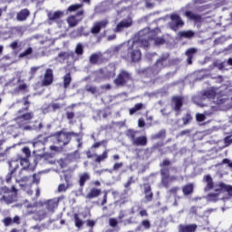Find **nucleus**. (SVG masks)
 Segmentation results:
<instances>
[{"label":"nucleus","instance_id":"f257e3e1","mask_svg":"<svg viewBox=\"0 0 232 232\" xmlns=\"http://www.w3.org/2000/svg\"><path fill=\"white\" fill-rule=\"evenodd\" d=\"M155 35V31H150V28H145L140 32V40L136 42H129V55L131 61H140L141 53L139 46L148 48L150 46V39Z\"/></svg>","mask_w":232,"mask_h":232},{"label":"nucleus","instance_id":"f03ea898","mask_svg":"<svg viewBox=\"0 0 232 232\" xmlns=\"http://www.w3.org/2000/svg\"><path fill=\"white\" fill-rule=\"evenodd\" d=\"M207 189L214 188L216 191L215 194H208L207 198L208 200H211L212 202H217V200H224L226 197L224 195L227 194L229 197L232 195V186L226 185L224 183H219L218 185L213 186V179L210 176H207Z\"/></svg>","mask_w":232,"mask_h":232},{"label":"nucleus","instance_id":"7ed1b4c3","mask_svg":"<svg viewBox=\"0 0 232 232\" xmlns=\"http://www.w3.org/2000/svg\"><path fill=\"white\" fill-rule=\"evenodd\" d=\"M19 166H23L24 168H28V161L26 159H14L9 162V169L11 175H14L17 169H19Z\"/></svg>","mask_w":232,"mask_h":232},{"label":"nucleus","instance_id":"20e7f679","mask_svg":"<svg viewBox=\"0 0 232 232\" xmlns=\"http://www.w3.org/2000/svg\"><path fill=\"white\" fill-rule=\"evenodd\" d=\"M32 119H34V115H32V113L27 112L24 114H20L16 118V122L24 130H34V128H32L30 126H26V124H28V122H30V121H32Z\"/></svg>","mask_w":232,"mask_h":232},{"label":"nucleus","instance_id":"39448f33","mask_svg":"<svg viewBox=\"0 0 232 232\" xmlns=\"http://www.w3.org/2000/svg\"><path fill=\"white\" fill-rule=\"evenodd\" d=\"M170 19H171L170 28H172V30H177V27L182 26L184 24V22H182V19H180V16H179L178 14H172L170 16Z\"/></svg>","mask_w":232,"mask_h":232},{"label":"nucleus","instance_id":"423d86ee","mask_svg":"<svg viewBox=\"0 0 232 232\" xmlns=\"http://www.w3.org/2000/svg\"><path fill=\"white\" fill-rule=\"evenodd\" d=\"M127 81H130V74L126 72H121L114 82L117 86H121L124 84V82H127Z\"/></svg>","mask_w":232,"mask_h":232},{"label":"nucleus","instance_id":"0eeeda50","mask_svg":"<svg viewBox=\"0 0 232 232\" xmlns=\"http://www.w3.org/2000/svg\"><path fill=\"white\" fill-rule=\"evenodd\" d=\"M131 24H133V21L131 20V18L125 19L117 24L116 32H122L124 28H130Z\"/></svg>","mask_w":232,"mask_h":232},{"label":"nucleus","instance_id":"6e6552de","mask_svg":"<svg viewBox=\"0 0 232 232\" xmlns=\"http://www.w3.org/2000/svg\"><path fill=\"white\" fill-rule=\"evenodd\" d=\"M57 140L61 147L66 146V144L70 142V135H68V133L60 132L58 134Z\"/></svg>","mask_w":232,"mask_h":232},{"label":"nucleus","instance_id":"1a4fd4ad","mask_svg":"<svg viewBox=\"0 0 232 232\" xmlns=\"http://www.w3.org/2000/svg\"><path fill=\"white\" fill-rule=\"evenodd\" d=\"M17 197L15 192L9 191L7 194L4 195L1 198L2 201L5 202V204H12L15 202Z\"/></svg>","mask_w":232,"mask_h":232},{"label":"nucleus","instance_id":"9d476101","mask_svg":"<svg viewBox=\"0 0 232 232\" xmlns=\"http://www.w3.org/2000/svg\"><path fill=\"white\" fill-rule=\"evenodd\" d=\"M53 82V72L50 69H47L43 84L44 86H50V84H52Z\"/></svg>","mask_w":232,"mask_h":232},{"label":"nucleus","instance_id":"9b49d317","mask_svg":"<svg viewBox=\"0 0 232 232\" xmlns=\"http://www.w3.org/2000/svg\"><path fill=\"white\" fill-rule=\"evenodd\" d=\"M46 142V139L44 138H39L36 141L33 143V147L35 148V150H34V153L35 151H43L44 150V143Z\"/></svg>","mask_w":232,"mask_h":232},{"label":"nucleus","instance_id":"f8f14e48","mask_svg":"<svg viewBox=\"0 0 232 232\" xmlns=\"http://www.w3.org/2000/svg\"><path fill=\"white\" fill-rule=\"evenodd\" d=\"M108 26V22L106 20L95 23L92 26V34H99L102 28Z\"/></svg>","mask_w":232,"mask_h":232},{"label":"nucleus","instance_id":"ddd939ff","mask_svg":"<svg viewBox=\"0 0 232 232\" xmlns=\"http://www.w3.org/2000/svg\"><path fill=\"white\" fill-rule=\"evenodd\" d=\"M79 15H82V11L79 12L75 16H70L67 19L69 26H75L81 21L82 18Z\"/></svg>","mask_w":232,"mask_h":232},{"label":"nucleus","instance_id":"4468645a","mask_svg":"<svg viewBox=\"0 0 232 232\" xmlns=\"http://www.w3.org/2000/svg\"><path fill=\"white\" fill-rule=\"evenodd\" d=\"M179 232H195L197 230V225L192 224V225H179Z\"/></svg>","mask_w":232,"mask_h":232},{"label":"nucleus","instance_id":"2eb2a0df","mask_svg":"<svg viewBox=\"0 0 232 232\" xmlns=\"http://www.w3.org/2000/svg\"><path fill=\"white\" fill-rule=\"evenodd\" d=\"M186 17H188V19H191L192 21H195L196 23L200 22V20L202 19V17H200V15L190 12V11H187L185 13Z\"/></svg>","mask_w":232,"mask_h":232},{"label":"nucleus","instance_id":"dca6fc26","mask_svg":"<svg viewBox=\"0 0 232 232\" xmlns=\"http://www.w3.org/2000/svg\"><path fill=\"white\" fill-rule=\"evenodd\" d=\"M146 142L147 140L145 136L132 140V144H134V146H146Z\"/></svg>","mask_w":232,"mask_h":232},{"label":"nucleus","instance_id":"f3484780","mask_svg":"<svg viewBox=\"0 0 232 232\" xmlns=\"http://www.w3.org/2000/svg\"><path fill=\"white\" fill-rule=\"evenodd\" d=\"M144 193L146 200L150 201L153 198V193H151V187H150V185H144Z\"/></svg>","mask_w":232,"mask_h":232},{"label":"nucleus","instance_id":"a211bd4d","mask_svg":"<svg viewBox=\"0 0 232 232\" xmlns=\"http://www.w3.org/2000/svg\"><path fill=\"white\" fill-rule=\"evenodd\" d=\"M174 180H175V178L173 176H168V175L163 176L161 179V182L163 186H165V188H168V186H169V184H171V182H173Z\"/></svg>","mask_w":232,"mask_h":232},{"label":"nucleus","instance_id":"6ab92c4d","mask_svg":"<svg viewBox=\"0 0 232 232\" xmlns=\"http://www.w3.org/2000/svg\"><path fill=\"white\" fill-rule=\"evenodd\" d=\"M59 206V201L57 199H51L47 201V209L49 211H53Z\"/></svg>","mask_w":232,"mask_h":232},{"label":"nucleus","instance_id":"aec40b11","mask_svg":"<svg viewBox=\"0 0 232 232\" xmlns=\"http://www.w3.org/2000/svg\"><path fill=\"white\" fill-rule=\"evenodd\" d=\"M101 195V189L99 188H92L91 191L87 194L86 198H95Z\"/></svg>","mask_w":232,"mask_h":232},{"label":"nucleus","instance_id":"412c9836","mask_svg":"<svg viewBox=\"0 0 232 232\" xmlns=\"http://www.w3.org/2000/svg\"><path fill=\"white\" fill-rule=\"evenodd\" d=\"M64 15V13L61 12V11H57L54 13H50L49 14V19L51 21H55L57 19H60V17H63Z\"/></svg>","mask_w":232,"mask_h":232},{"label":"nucleus","instance_id":"4be33fe9","mask_svg":"<svg viewBox=\"0 0 232 232\" xmlns=\"http://www.w3.org/2000/svg\"><path fill=\"white\" fill-rule=\"evenodd\" d=\"M28 15H30L28 9H24L17 14V19L18 21H24Z\"/></svg>","mask_w":232,"mask_h":232},{"label":"nucleus","instance_id":"5701e85b","mask_svg":"<svg viewBox=\"0 0 232 232\" xmlns=\"http://www.w3.org/2000/svg\"><path fill=\"white\" fill-rule=\"evenodd\" d=\"M194 186L192 183L187 184L182 188V191L184 195H191L193 193Z\"/></svg>","mask_w":232,"mask_h":232},{"label":"nucleus","instance_id":"b1692460","mask_svg":"<svg viewBox=\"0 0 232 232\" xmlns=\"http://www.w3.org/2000/svg\"><path fill=\"white\" fill-rule=\"evenodd\" d=\"M173 104L175 106V110H180V106H182V98L180 97H174L173 98Z\"/></svg>","mask_w":232,"mask_h":232},{"label":"nucleus","instance_id":"393cba45","mask_svg":"<svg viewBox=\"0 0 232 232\" xmlns=\"http://www.w3.org/2000/svg\"><path fill=\"white\" fill-rule=\"evenodd\" d=\"M194 53H197V49H195V48L188 49L186 52V54L188 57V64H191V59H192Z\"/></svg>","mask_w":232,"mask_h":232},{"label":"nucleus","instance_id":"a878e982","mask_svg":"<svg viewBox=\"0 0 232 232\" xmlns=\"http://www.w3.org/2000/svg\"><path fill=\"white\" fill-rule=\"evenodd\" d=\"M179 35L186 39H191V37L195 35V33H193V31H183L179 33Z\"/></svg>","mask_w":232,"mask_h":232},{"label":"nucleus","instance_id":"bb28decb","mask_svg":"<svg viewBox=\"0 0 232 232\" xmlns=\"http://www.w3.org/2000/svg\"><path fill=\"white\" fill-rule=\"evenodd\" d=\"M46 218V213L43 211H38V213L34 216V220H44Z\"/></svg>","mask_w":232,"mask_h":232},{"label":"nucleus","instance_id":"cd10ccee","mask_svg":"<svg viewBox=\"0 0 232 232\" xmlns=\"http://www.w3.org/2000/svg\"><path fill=\"white\" fill-rule=\"evenodd\" d=\"M74 222H75L76 227H82V224H84L82 220L79 218L78 214H74Z\"/></svg>","mask_w":232,"mask_h":232},{"label":"nucleus","instance_id":"c85d7f7f","mask_svg":"<svg viewBox=\"0 0 232 232\" xmlns=\"http://www.w3.org/2000/svg\"><path fill=\"white\" fill-rule=\"evenodd\" d=\"M139 110H142V103H137L133 108L130 110V114L133 115L136 111H139Z\"/></svg>","mask_w":232,"mask_h":232},{"label":"nucleus","instance_id":"c756f323","mask_svg":"<svg viewBox=\"0 0 232 232\" xmlns=\"http://www.w3.org/2000/svg\"><path fill=\"white\" fill-rule=\"evenodd\" d=\"M119 224V221L115 218H109V226L111 227H117V225Z\"/></svg>","mask_w":232,"mask_h":232},{"label":"nucleus","instance_id":"7c9ffc66","mask_svg":"<svg viewBox=\"0 0 232 232\" xmlns=\"http://www.w3.org/2000/svg\"><path fill=\"white\" fill-rule=\"evenodd\" d=\"M22 151L25 155L26 160H28V159H30V156L32 155L30 149L28 147H24L22 149Z\"/></svg>","mask_w":232,"mask_h":232},{"label":"nucleus","instance_id":"2f4dec72","mask_svg":"<svg viewBox=\"0 0 232 232\" xmlns=\"http://www.w3.org/2000/svg\"><path fill=\"white\" fill-rule=\"evenodd\" d=\"M82 4H76L69 6L68 12H75V10H79V8H82Z\"/></svg>","mask_w":232,"mask_h":232},{"label":"nucleus","instance_id":"473e14b6","mask_svg":"<svg viewBox=\"0 0 232 232\" xmlns=\"http://www.w3.org/2000/svg\"><path fill=\"white\" fill-rule=\"evenodd\" d=\"M222 164H225L226 165V168H229L232 171V160H229V159H224L222 160Z\"/></svg>","mask_w":232,"mask_h":232},{"label":"nucleus","instance_id":"72a5a7b5","mask_svg":"<svg viewBox=\"0 0 232 232\" xmlns=\"http://www.w3.org/2000/svg\"><path fill=\"white\" fill-rule=\"evenodd\" d=\"M104 159H108V151H104L102 155L98 156L96 162H102V160H104Z\"/></svg>","mask_w":232,"mask_h":232},{"label":"nucleus","instance_id":"f704fd0d","mask_svg":"<svg viewBox=\"0 0 232 232\" xmlns=\"http://www.w3.org/2000/svg\"><path fill=\"white\" fill-rule=\"evenodd\" d=\"M215 95H217V92H215V90H210L205 92V96L208 97V99H213Z\"/></svg>","mask_w":232,"mask_h":232},{"label":"nucleus","instance_id":"c9c22d12","mask_svg":"<svg viewBox=\"0 0 232 232\" xmlns=\"http://www.w3.org/2000/svg\"><path fill=\"white\" fill-rule=\"evenodd\" d=\"M193 101L196 104H198V106H202V95H198V96H195L193 98Z\"/></svg>","mask_w":232,"mask_h":232},{"label":"nucleus","instance_id":"e433bc0d","mask_svg":"<svg viewBox=\"0 0 232 232\" xmlns=\"http://www.w3.org/2000/svg\"><path fill=\"white\" fill-rule=\"evenodd\" d=\"M63 81H64V88H68V86L70 85V82L72 81L70 74L65 75L63 78Z\"/></svg>","mask_w":232,"mask_h":232},{"label":"nucleus","instance_id":"4c0bfd02","mask_svg":"<svg viewBox=\"0 0 232 232\" xmlns=\"http://www.w3.org/2000/svg\"><path fill=\"white\" fill-rule=\"evenodd\" d=\"M141 226H143L145 229H150V227H151V223L150 222V220L145 219L141 221Z\"/></svg>","mask_w":232,"mask_h":232},{"label":"nucleus","instance_id":"58836bf2","mask_svg":"<svg viewBox=\"0 0 232 232\" xmlns=\"http://www.w3.org/2000/svg\"><path fill=\"white\" fill-rule=\"evenodd\" d=\"M86 180H90V176L88 175H83L80 178V186H84V182H86Z\"/></svg>","mask_w":232,"mask_h":232},{"label":"nucleus","instance_id":"ea45409f","mask_svg":"<svg viewBox=\"0 0 232 232\" xmlns=\"http://www.w3.org/2000/svg\"><path fill=\"white\" fill-rule=\"evenodd\" d=\"M196 119L198 122V124H200L202 126V124H204V115L203 114H197L196 115Z\"/></svg>","mask_w":232,"mask_h":232},{"label":"nucleus","instance_id":"a19ab883","mask_svg":"<svg viewBox=\"0 0 232 232\" xmlns=\"http://www.w3.org/2000/svg\"><path fill=\"white\" fill-rule=\"evenodd\" d=\"M3 222H4L5 227L12 226L13 219H12V218H5L3 220Z\"/></svg>","mask_w":232,"mask_h":232},{"label":"nucleus","instance_id":"79ce46f5","mask_svg":"<svg viewBox=\"0 0 232 232\" xmlns=\"http://www.w3.org/2000/svg\"><path fill=\"white\" fill-rule=\"evenodd\" d=\"M215 66L216 68H218V70H224V63L222 62H216L215 63Z\"/></svg>","mask_w":232,"mask_h":232},{"label":"nucleus","instance_id":"37998d69","mask_svg":"<svg viewBox=\"0 0 232 232\" xmlns=\"http://www.w3.org/2000/svg\"><path fill=\"white\" fill-rule=\"evenodd\" d=\"M32 53V48H28L25 52L20 54V57H26V55H30Z\"/></svg>","mask_w":232,"mask_h":232},{"label":"nucleus","instance_id":"c03bdc74","mask_svg":"<svg viewBox=\"0 0 232 232\" xmlns=\"http://www.w3.org/2000/svg\"><path fill=\"white\" fill-rule=\"evenodd\" d=\"M76 53H78V55L82 54V45L77 44V46H76Z\"/></svg>","mask_w":232,"mask_h":232},{"label":"nucleus","instance_id":"a18cd8bd","mask_svg":"<svg viewBox=\"0 0 232 232\" xmlns=\"http://www.w3.org/2000/svg\"><path fill=\"white\" fill-rule=\"evenodd\" d=\"M154 44H164V39L162 38H155Z\"/></svg>","mask_w":232,"mask_h":232},{"label":"nucleus","instance_id":"49530a36","mask_svg":"<svg viewBox=\"0 0 232 232\" xmlns=\"http://www.w3.org/2000/svg\"><path fill=\"white\" fill-rule=\"evenodd\" d=\"M97 59H99V55H97V54H92V55L91 56V58H90V61H91V63H97Z\"/></svg>","mask_w":232,"mask_h":232},{"label":"nucleus","instance_id":"de8ad7c7","mask_svg":"<svg viewBox=\"0 0 232 232\" xmlns=\"http://www.w3.org/2000/svg\"><path fill=\"white\" fill-rule=\"evenodd\" d=\"M19 90H21L22 92H24L26 91V83H19V86H18Z\"/></svg>","mask_w":232,"mask_h":232},{"label":"nucleus","instance_id":"09e8293b","mask_svg":"<svg viewBox=\"0 0 232 232\" xmlns=\"http://www.w3.org/2000/svg\"><path fill=\"white\" fill-rule=\"evenodd\" d=\"M227 146H229V144H232V138L226 137L224 140Z\"/></svg>","mask_w":232,"mask_h":232},{"label":"nucleus","instance_id":"8fccbe9b","mask_svg":"<svg viewBox=\"0 0 232 232\" xmlns=\"http://www.w3.org/2000/svg\"><path fill=\"white\" fill-rule=\"evenodd\" d=\"M66 188H68V187H66V185H64V184H61V185H59V187H58V191H66Z\"/></svg>","mask_w":232,"mask_h":232},{"label":"nucleus","instance_id":"3c124183","mask_svg":"<svg viewBox=\"0 0 232 232\" xmlns=\"http://www.w3.org/2000/svg\"><path fill=\"white\" fill-rule=\"evenodd\" d=\"M128 137H131L132 139H135V131L130 130L127 131Z\"/></svg>","mask_w":232,"mask_h":232},{"label":"nucleus","instance_id":"603ef678","mask_svg":"<svg viewBox=\"0 0 232 232\" xmlns=\"http://www.w3.org/2000/svg\"><path fill=\"white\" fill-rule=\"evenodd\" d=\"M124 217H126V212L121 211L120 214H119V216H118V218H119L120 220H122V218H124Z\"/></svg>","mask_w":232,"mask_h":232},{"label":"nucleus","instance_id":"864d4df0","mask_svg":"<svg viewBox=\"0 0 232 232\" xmlns=\"http://www.w3.org/2000/svg\"><path fill=\"white\" fill-rule=\"evenodd\" d=\"M190 119H191V115L188 114L186 118L183 119L184 124H188Z\"/></svg>","mask_w":232,"mask_h":232},{"label":"nucleus","instance_id":"5fc2aeb1","mask_svg":"<svg viewBox=\"0 0 232 232\" xmlns=\"http://www.w3.org/2000/svg\"><path fill=\"white\" fill-rule=\"evenodd\" d=\"M153 2H151V0H147V2H146V6H147V8H152V6H153Z\"/></svg>","mask_w":232,"mask_h":232},{"label":"nucleus","instance_id":"6e6d98bb","mask_svg":"<svg viewBox=\"0 0 232 232\" xmlns=\"http://www.w3.org/2000/svg\"><path fill=\"white\" fill-rule=\"evenodd\" d=\"M144 124H145L144 120L140 119L139 121H138L139 127L140 128H144Z\"/></svg>","mask_w":232,"mask_h":232},{"label":"nucleus","instance_id":"4d7b16f0","mask_svg":"<svg viewBox=\"0 0 232 232\" xmlns=\"http://www.w3.org/2000/svg\"><path fill=\"white\" fill-rule=\"evenodd\" d=\"M87 226H89V227H93L95 226V221L88 220L87 221Z\"/></svg>","mask_w":232,"mask_h":232},{"label":"nucleus","instance_id":"13d9d810","mask_svg":"<svg viewBox=\"0 0 232 232\" xmlns=\"http://www.w3.org/2000/svg\"><path fill=\"white\" fill-rule=\"evenodd\" d=\"M24 191H26L27 195H32V193H34V191H32L28 186L24 188Z\"/></svg>","mask_w":232,"mask_h":232},{"label":"nucleus","instance_id":"bf43d9fd","mask_svg":"<svg viewBox=\"0 0 232 232\" xmlns=\"http://www.w3.org/2000/svg\"><path fill=\"white\" fill-rule=\"evenodd\" d=\"M120 168H122V162L115 163L113 166V169H119Z\"/></svg>","mask_w":232,"mask_h":232},{"label":"nucleus","instance_id":"052dcab7","mask_svg":"<svg viewBox=\"0 0 232 232\" xmlns=\"http://www.w3.org/2000/svg\"><path fill=\"white\" fill-rule=\"evenodd\" d=\"M140 217H148V212L143 209L140 211Z\"/></svg>","mask_w":232,"mask_h":232},{"label":"nucleus","instance_id":"680f3d73","mask_svg":"<svg viewBox=\"0 0 232 232\" xmlns=\"http://www.w3.org/2000/svg\"><path fill=\"white\" fill-rule=\"evenodd\" d=\"M32 180L33 182H34L35 184H39V179L36 176H33L32 177Z\"/></svg>","mask_w":232,"mask_h":232},{"label":"nucleus","instance_id":"e2e57ef3","mask_svg":"<svg viewBox=\"0 0 232 232\" xmlns=\"http://www.w3.org/2000/svg\"><path fill=\"white\" fill-rule=\"evenodd\" d=\"M132 222H131V218H129V219H126V220H124L123 221V224L125 225V226H129V224H131Z\"/></svg>","mask_w":232,"mask_h":232},{"label":"nucleus","instance_id":"0e129e2a","mask_svg":"<svg viewBox=\"0 0 232 232\" xmlns=\"http://www.w3.org/2000/svg\"><path fill=\"white\" fill-rule=\"evenodd\" d=\"M19 220H20L19 217H18V216H15V217L14 218V219H13V222H14V224H19Z\"/></svg>","mask_w":232,"mask_h":232},{"label":"nucleus","instance_id":"69168bd1","mask_svg":"<svg viewBox=\"0 0 232 232\" xmlns=\"http://www.w3.org/2000/svg\"><path fill=\"white\" fill-rule=\"evenodd\" d=\"M10 46L13 48V50H15V48H17V42L12 43Z\"/></svg>","mask_w":232,"mask_h":232},{"label":"nucleus","instance_id":"338daca9","mask_svg":"<svg viewBox=\"0 0 232 232\" xmlns=\"http://www.w3.org/2000/svg\"><path fill=\"white\" fill-rule=\"evenodd\" d=\"M87 91L92 92V93H95V87L87 88Z\"/></svg>","mask_w":232,"mask_h":232},{"label":"nucleus","instance_id":"774afa93","mask_svg":"<svg viewBox=\"0 0 232 232\" xmlns=\"http://www.w3.org/2000/svg\"><path fill=\"white\" fill-rule=\"evenodd\" d=\"M162 164H163V166H169V160H164Z\"/></svg>","mask_w":232,"mask_h":232}]
</instances>
